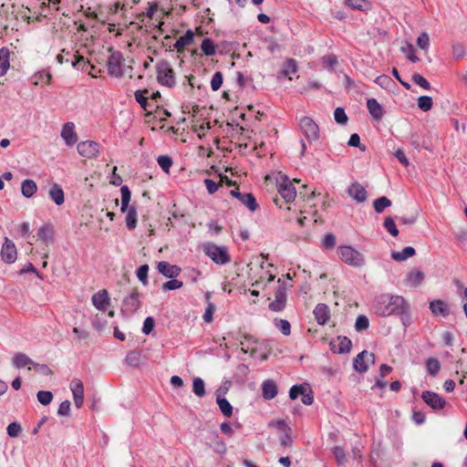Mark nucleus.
I'll return each instance as SVG.
<instances>
[{
	"instance_id": "0e129e2a",
	"label": "nucleus",
	"mask_w": 467,
	"mask_h": 467,
	"mask_svg": "<svg viewBox=\"0 0 467 467\" xmlns=\"http://www.w3.org/2000/svg\"><path fill=\"white\" fill-rule=\"evenodd\" d=\"M336 244H337V238L333 234L328 233V234H325V236L322 240V244L324 247H326L327 249H332L335 247Z\"/></svg>"
},
{
	"instance_id": "0eeeda50",
	"label": "nucleus",
	"mask_w": 467,
	"mask_h": 467,
	"mask_svg": "<svg viewBox=\"0 0 467 467\" xmlns=\"http://www.w3.org/2000/svg\"><path fill=\"white\" fill-rule=\"evenodd\" d=\"M287 300V287L281 278L277 280V287L275 291V299L269 304V309L273 312H281L285 309Z\"/></svg>"
},
{
	"instance_id": "864d4df0",
	"label": "nucleus",
	"mask_w": 467,
	"mask_h": 467,
	"mask_svg": "<svg viewBox=\"0 0 467 467\" xmlns=\"http://www.w3.org/2000/svg\"><path fill=\"white\" fill-rule=\"evenodd\" d=\"M37 400L40 404L47 406L53 400V393L49 390H39L36 394Z\"/></svg>"
},
{
	"instance_id": "72a5a7b5",
	"label": "nucleus",
	"mask_w": 467,
	"mask_h": 467,
	"mask_svg": "<svg viewBox=\"0 0 467 467\" xmlns=\"http://www.w3.org/2000/svg\"><path fill=\"white\" fill-rule=\"evenodd\" d=\"M194 39V33L192 30L188 29L186 33L177 39V53H180L186 46L192 43Z\"/></svg>"
},
{
	"instance_id": "338daca9",
	"label": "nucleus",
	"mask_w": 467,
	"mask_h": 467,
	"mask_svg": "<svg viewBox=\"0 0 467 467\" xmlns=\"http://www.w3.org/2000/svg\"><path fill=\"white\" fill-rule=\"evenodd\" d=\"M323 65L329 70H333L334 67L338 63L337 57L335 55H330L323 57Z\"/></svg>"
},
{
	"instance_id": "ddd939ff",
	"label": "nucleus",
	"mask_w": 467,
	"mask_h": 467,
	"mask_svg": "<svg viewBox=\"0 0 467 467\" xmlns=\"http://www.w3.org/2000/svg\"><path fill=\"white\" fill-rule=\"evenodd\" d=\"M148 357L144 350L136 349L127 353L124 362L126 365L138 368L141 365L146 364Z\"/></svg>"
},
{
	"instance_id": "2f4dec72",
	"label": "nucleus",
	"mask_w": 467,
	"mask_h": 467,
	"mask_svg": "<svg viewBox=\"0 0 467 467\" xmlns=\"http://www.w3.org/2000/svg\"><path fill=\"white\" fill-rule=\"evenodd\" d=\"M425 275L421 271L410 272L406 275L405 282L411 287L419 286L424 280Z\"/></svg>"
},
{
	"instance_id": "473e14b6",
	"label": "nucleus",
	"mask_w": 467,
	"mask_h": 467,
	"mask_svg": "<svg viewBox=\"0 0 467 467\" xmlns=\"http://www.w3.org/2000/svg\"><path fill=\"white\" fill-rule=\"evenodd\" d=\"M53 227L50 224L42 225L37 231V237L44 243L48 244L53 241Z\"/></svg>"
},
{
	"instance_id": "2eb2a0df",
	"label": "nucleus",
	"mask_w": 467,
	"mask_h": 467,
	"mask_svg": "<svg viewBox=\"0 0 467 467\" xmlns=\"http://www.w3.org/2000/svg\"><path fill=\"white\" fill-rule=\"evenodd\" d=\"M329 346L334 353L345 354L351 350L352 342L348 337L339 336L337 339L331 340Z\"/></svg>"
},
{
	"instance_id": "bb28decb",
	"label": "nucleus",
	"mask_w": 467,
	"mask_h": 467,
	"mask_svg": "<svg viewBox=\"0 0 467 467\" xmlns=\"http://www.w3.org/2000/svg\"><path fill=\"white\" fill-rule=\"evenodd\" d=\"M34 360L23 352H17L12 358V365L16 368H23L28 365H33Z\"/></svg>"
},
{
	"instance_id": "9b49d317",
	"label": "nucleus",
	"mask_w": 467,
	"mask_h": 467,
	"mask_svg": "<svg viewBox=\"0 0 467 467\" xmlns=\"http://www.w3.org/2000/svg\"><path fill=\"white\" fill-rule=\"evenodd\" d=\"M1 259L7 265L14 264L17 258V250L15 243L8 237H5L0 251Z\"/></svg>"
},
{
	"instance_id": "ea45409f",
	"label": "nucleus",
	"mask_w": 467,
	"mask_h": 467,
	"mask_svg": "<svg viewBox=\"0 0 467 467\" xmlns=\"http://www.w3.org/2000/svg\"><path fill=\"white\" fill-rule=\"evenodd\" d=\"M149 93V89H138L134 93L135 100L140 105V107L148 110V107L150 106V103L148 101L147 94Z\"/></svg>"
},
{
	"instance_id": "c03bdc74",
	"label": "nucleus",
	"mask_w": 467,
	"mask_h": 467,
	"mask_svg": "<svg viewBox=\"0 0 467 467\" xmlns=\"http://www.w3.org/2000/svg\"><path fill=\"white\" fill-rule=\"evenodd\" d=\"M201 49L203 52V54L207 57H212L216 52L215 45H214L213 41L209 37H205L202 40V42L201 44Z\"/></svg>"
},
{
	"instance_id": "4d7b16f0",
	"label": "nucleus",
	"mask_w": 467,
	"mask_h": 467,
	"mask_svg": "<svg viewBox=\"0 0 467 467\" xmlns=\"http://www.w3.org/2000/svg\"><path fill=\"white\" fill-rule=\"evenodd\" d=\"M411 79L415 84L419 85L426 90H430L431 88L430 82L419 73H414L411 77Z\"/></svg>"
},
{
	"instance_id": "4be33fe9",
	"label": "nucleus",
	"mask_w": 467,
	"mask_h": 467,
	"mask_svg": "<svg viewBox=\"0 0 467 467\" xmlns=\"http://www.w3.org/2000/svg\"><path fill=\"white\" fill-rule=\"evenodd\" d=\"M348 193L350 197L356 200L358 202H364L368 198L366 189L359 182H353L348 188Z\"/></svg>"
},
{
	"instance_id": "774afa93",
	"label": "nucleus",
	"mask_w": 467,
	"mask_h": 467,
	"mask_svg": "<svg viewBox=\"0 0 467 467\" xmlns=\"http://www.w3.org/2000/svg\"><path fill=\"white\" fill-rule=\"evenodd\" d=\"M333 454H334L337 462L339 464H342L346 461L345 451H344V449L342 447H340V446L334 447L333 448Z\"/></svg>"
},
{
	"instance_id": "1a4fd4ad",
	"label": "nucleus",
	"mask_w": 467,
	"mask_h": 467,
	"mask_svg": "<svg viewBox=\"0 0 467 467\" xmlns=\"http://www.w3.org/2000/svg\"><path fill=\"white\" fill-rule=\"evenodd\" d=\"M302 396L301 401L305 405H311L314 402V395L311 388L307 383L294 385L289 390V397L291 400H296Z\"/></svg>"
},
{
	"instance_id": "f257e3e1",
	"label": "nucleus",
	"mask_w": 467,
	"mask_h": 467,
	"mask_svg": "<svg viewBox=\"0 0 467 467\" xmlns=\"http://www.w3.org/2000/svg\"><path fill=\"white\" fill-rule=\"evenodd\" d=\"M407 301L401 296L382 294L375 298V311L378 316L389 317L397 315Z\"/></svg>"
},
{
	"instance_id": "b1692460",
	"label": "nucleus",
	"mask_w": 467,
	"mask_h": 467,
	"mask_svg": "<svg viewBox=\"0 0 467 467\" xmlns=\"http://www.w3.org/2000/svg\"><path fill=\"white\" fill-rule=\"evenodd\" d=\"M262 396L265 400H273L278 393L276 383L273 379H265L262 383Z\"/></svg>"
},
{
	"instance_id": "e2e57ef3",
	"label": "nucleus",
	"mask_w": 467,
	"mask_h": 467,
	"mask_svg": "<svg viewBox=\"0 0 467 467\" xmlns=\"http://www.w3.org/2000/svg\"><path fill=\"white\" fill-rule=\"evenodd\" d=\"M215 309L216 306H214V304L212 302H208L205 312L202 316V318L206 323H211L213 321Z\"/></svg>"
},
{
	"instance_id": "423d86ee",
	"label": "nucleus",
	"mask_w": 467,
	"mask_h": 467,
	"mask_svg": "<svg viewBox=\"0 0 467 467\" xmlns=\"http://www.w3.org/2000/svg\"><path fill=\"white\" fill-rule=\"evenodd\" d=\"M156 73L160 84L167 87H173L175 85L173 68L166 59H161L157 63Z\"/></svg>"
},
{
	"instance_id": "6e6552de",
	"label": "nucleus",
	"mask_w": 467,
	"mask_h": 467,
	"mask_svg": "<svg viewBox=\"0 0 467 467\" xmlns=\"http://www.w3.org/2000/svg\"><path fill=\"white\" fill-rule=\"evenodd\" d=\"M109 51L111 52V55L109 57L107 60V68L109 75L110 77L117 78H122V62L124 60L122 53L120 51H113L112 47H109Z\"/></svg>"
},
{
	"instance_id": "58836bf2",
	"label": "nucleus",
	"mask_w": 467,
	"mask_h": 467,
	"mask_svg": "<svg viewBox=\"0 0 467 467\" xmlns=\"http://www.w3.org/2000/svg\"><path fill=\"white\" fill-rule=\"evenodd\" d=\"M297 69L298 67L296 61L294 58H288L283 65L281 74L284 77H288L290 74L296 73Z\"/></svg>"
},
{
	"instance_id": "6ab92c4d",
	"label": "nucleus",
	"mask_w": 467,
	"mask_h": 467,
	"mask_svg": "<svg viewBox=\"0 0 467 467\" xmlns=\"http://www.w3.org/2000/svg\"><path fill=\"white\" fill-rule=\"evenodd\" d=\"M429 308L435 317H447L451 311L449 305L442 299H434L430 302Z\"/></svg>"
},
{
	"instance_id": "aec40b11",
	"label": "nucleus",
	"mask_w": 467,
	"mask_h": 467,
	"mask_svg": "<svg viewBox=\"0 0 467 467\" xmlns=\"http://www.w3.org/2000/svg\"><path fill=\"white\" fill-rule=\"evenodd\" d=\"M226 390L227 389L223 390L222 388H219L216 390V403L218 404L220 411L223 416L231 417L233 415L234 408L227 399L222 397V395L224 394Z\"/></svg>"
},
{
	"instance_id": "20e7f679",
	"label": "nucleus",
	"mask_w": 467,
	"mask_h": 467,
	"mask_svg": "<svg viewBox=\"0 0 467 467\" xmlns=\"http://www.w3.org/2000/svg\"><path fill=\"white\" fill-rule=\"evenodd\" d=\"M141 298L142 294L138 288H132L122 300L121 313L123 315L135 314L142 306Z\"/></svg>"
},
{
	"instance_id": "f03ea898",
	"label": "nucleus",
	"mask_w": 467,
	"mask_h": 467,
	"mask_svg": "<svg viewBox=\"0 0 467 467\" xmlns=\"http://www.w3.org/2000/svg\"><path fill=\"white\" fill-rule=\"evenodd\" d=\"M202 250L205 255L216 265H223L231 261L226 246H219L214 243L207 242L202 244Z\"/></svg>"
},
{
	"instance_id": "a878e982",
	"label": "nucleus",
	"mask_w": 467,
	"mask_h": 467,
	"mask_svg": "<svg viewBox=\"0 0 467 467\" xmlns=\"http://www.w3.org/2000/svg\"><path fill=\"white\" fill-rule=\"evenodd\" d=\"M48 195L50 199L57 205L60 206L65 202V194L62 187L57 184L54 183L48 191Z\"/></svg>"
},
{
	"instance_id": "a19ab883",
	"label": "nucleus",
	"mask_w": 467,
	"mask_h": 467,
	"mask_svg": "<svg viewBox=\"0 0 467 467\" xmlns=\"http://www.w3.org/2000/svg\"><path fill=\"white\" fill-rule=\"evenodd\" d=\"M426 369L431 376H432V377L437 376L441 370L440 361L437 358H429L426 360Z\"/></svg>"
},
{
	"instance_id": "f8f14e48",
	"label": "nucleus",
	"mask_w": 467,
	"mask_h": 467,
	"mask_svg": "<svg viewBox=\"0 0 467 467\" xmlns=\"http://www.w3.org/2000/svg\"><path fill=\"white\" fill-rule=\"evenodd\" d=\"M421 399L434 410H442L447 403L441 396L431 390L423 391Z\"/></svg>"
},
{
	"instance_id": "c85d7f7f",
	"label": "nucleus",
	"mask_w": 467,
	"mask_h": 467,
	"mask_svg": "<svg viewBox=\"0 0 467 467\" xmlns=\"http://www.w3.org/2000/svg\"><path fill=\"white\" fill-rule=\"evenodd\" d=\"M416 250L412 246H406L402 251H393L391 258L397 262H402L415 255Z\"/></svg>"
},
{
	"instance_id": "5701e85b",
	"label": "nucleus",
	"mask_w": 467,
	"mask_h": 467,
	"mask_svg": "<svg viewBox=\"0 0 467 467\" xmlns=\"http://www.w3.org/2000/svg\"><path fill=\"white\" fill-rule=\"evenodd\" d=\"M61 137L67 146H72L77 142L78 136L75 132V125L73 122H67L63 125Z\"/></svg>"
},
{
	"instance_id": "f704fd0d",
	"label": "nucleus",
	"mask_w": 467,
	"mask_h": 467,
	"mask_svg": "<svg viewBox=\"0 0 467 467\" xmlns=\"http://www.w3.org/2000/svg\"><path fill=\"white\" fill-rule=\"evenodd\" d=\"M410 310V306L408 302H406L404 306H402L400 308V311H399L397 314L400 317V321L405 327H408L412 323V318Z\"/></svg>"
},
{
	"instance_id": "39448f33",
	"label": "nucleus",
	"mask_w": 467,
	"mask_h": 467,
	"mask_svg": "<svg viewBox=\"0 0 467 467\" xmlns=\"http://www.w3.org/2000/svg\"><path fill=\"white\" fill-rule=\"evenodd\" d=\"M299 130L309 143L319 140V127L310 117L304 116L298 122Z\"/></svg>"
},
{
	"instance_id": "dca6fc26",
	"label": "nucleus",
	"mask_w": 467,
	"mask_h": 467,
	"mask_svg": "<svg viewBox=\"0 0 467 467\" xmlns=\"http://www.w3.org/2000/svg\"><path fill=\"white\" fill-rule=\"evenodd\" d=\"M313 315L317 323L320 326H324L330 319V308L325 303H318L313 310Z\"/></svg>"
},
{
	"instance_id": "09e8293b",
	"label": "nucleus",
	"mask_w": 467,
	"mask_h": 467,
	"mask_svg": "<svg viewBox=\"0 0 467 467\" xmlns=\"http://www.w3.org/2000/svg\"><path fill=\"white\" fill-rule=\"evenodd\" d=\"M275 326L281 331L285 336H288L291 333V325L285 319L275 318Z\"/></svg>"
},
{
	"instance_id": "7c9ffc66",
	"label": "nucleus",
	"mask_w": 467,
	"mask_h": 467,
	"mask_svg": "<svg viewBox=\"0 0 467 467\" xmlns=\"http://www.w3.org/2000/svg\"><path fill=\"white\" fill-rule=\"evenodd\" d=\"M37 191V185L35 181L26 179L21 185L22 195L26 198H31Z\"/></svg>"
},
{
	"instance_id": "603ef678",
	"label": "nucleus",
	"mask_w": 467,
	"mask_h": 467,
	"mask_svg": "<svg viewBox=\"0 0 467 467\" xmlns=\"http://www.w3.org/2000/svg\"><path fill=\"white\" fill-rule=\"evenodd\" d=\"M369 327V320L365 315H359L356 318L355 329L358 332H362Z\"/></svg>"
},
{
	"instance_id": "f3484780",
	"label": "nucleus",
	"mask_w": 467,
	"mask_h": 467,
	"mask_svg": "<svg viewBox=\"0 0 467 467\" xmlns=\"http://www.w3.org/2000/svg\"><path fill=\"white\" fill-rule=\"evenodd\" d=\"M230 194L238 199L244 205H245L251 212H254L257 207V202L254 194L250 192L242 193L237 190H232Z\"/></svg>"
},
{
	"instance_id": "052dcab7",
	"label": "nucleus",
	"mask_w": 467,
	"mask_h": 467,
	"mask_svg": "<svg viewBox=\"0 0 467 467\" xmlns=\"http://www.w3.org/2000/svg\"><path fill=\"white\" fill-rule=\"evenodd\" d=\"M21 431H22L21 424L17 421H13V422L9 423L6 428L7 434L11 438L17 437L19 435V433L21 432Z\"/></svg>"
},
{
	"instance_id": "412c9836",
	"label": "nucleus",
	"mask_w": 467,
	"mask_h": 467,
	"mask_svg": "<svg viewBox=\"0 0 467 467\" xmlns=\"http://www.w3.org/2000/svg\"><path fill=\"white\" fill-rule=\"evenodd\" d=\"M92 304L99 311H105L109 306V293L106 289L99 290L92 296Z\"/></svg>"
},
{
	"instance_id": "4468645a",
	"label": "nucleus",
	"mask_w": 467,
	"mask_h": 467,
	"mask_svg": "<svg viewBox=\"0 0 467 467\" xmlns=\"http://www.w3.org/2000/svg\"><path fill=\"white\" fill-rule=\"evenodd\" d=\"M77 149L81 156L93 159L99 155V144L93 140H86L79 142Z\"/></svg>"
},
{
	"instance_id": "69168bd1",
	"label": "nucleus",
	"mask_w": 467,
	"mask_h": 467,
	"mask_svg": "<svg viewBox=\"0 0 467 467\" xmlns=\"http://www.w3.org/2000/svg\"><path fill=\"white\" fill-rule=\"evenodd\" d=\"M348 144L350 147H358L362 151L366 150V146L360 143V137L357 133H353L350 135Z\"/></svg>"
},
{
	"instance_id": "680f3d73",
	"label": "nucleus",
	"mask_w": 467,
	"mask_h": 467,
	"mask_svg": "<svg viewBox=\"0 0 467 467\" xmlns=\"http://www.w3.org/2000/svg\"><path fill=\"white\" fill-rule=\"evenodd\" d=\"M155 327V320L152 317H147L143 322L142 326V333L145 335H150Z\"/></svg>"
},
{
	"instance_id": "de8ad7c7",
	"label": "nucleus",
	"mask_w": 467,
	"mask_h": 467,
	"mask_svg": "<svg viewBox=\"0 0 467 467\" xmlns=\"http://www.w3.org/2000/svg\"><path fill=\"white\" fill-rule=\"evenodd\" d=\"M157 162L163 171L169 172L173 164V160L168 155H160L157 158Z\"/></svg>"
},
{
	"instance_id": "393cba45",
	"label": "nucleus",
	"mask_w": 467,
	"mask_h": 467,
	"mask_svg": "<svg viewBox=\"0 0 467 467\" xmlns=\"http://www.w3.org/2000/svg\"><path fill=\"white\" fill-rule=\"evenodd\" d=\"M367 108L369 114L376 120H380L385 113V110L382 108V106L378 102L376 99L373 98L368 99L367 100Z\"/></svg>"
},
{
	"instance_id": "a18cd8bd",
	"label": "nucleus",
	"mask_w": 467,
	"mask_h": 467,
	"mask_svg": "<svg viewBox=\"0 0 467 467\" xmlns=\"http://www.w3.org/2000/svg\"><path fill=\"white\" fill-rule=\"evenodd\" d=\"M74 59L71 60V65L76 69H80L82 71L86 70V67L89 66V62L85 59L83 56L73 54Z\"/></svg>"
},
{
	"instance_id": "7ed1b4c3",
	"label": "nucleus",
	"mask_w": 467,
	"mask_h": 467,
	"mask_svg": "<svg viewBox=\"0 0 467 467\" xmlns=\"http://www.w3.org/2000/svg\"><path fill=\"white\" fill-rule=\"evenodd\" d=\"M339 258L347 265L353 267H362L365 264L364 255L349 245H341L337 249Z\"/></svg>"
},
{
	"instance_id": "4c0bfd02",
	"label": "nucleus",
	"mask_w": 467,
	"mask_h": 467,
	"mask_svg": "<svg viewBox=\"0 0 467 467\" xmlns=\"http://www.w3.org/2000/svg\"><path fill=\"white\" fill-rule=\"evenodd\" d=\"M120 193H121V207L120 212L126 213L129 207V203L131 199V192L130 188L127 185H122L120 187Z\"/></svg>"
},
{
	"instance_id": "a211bd4d",
	"label": "nucleus",
	"mask_w": 467,
	"mask_h": 467,
	"mask_svg": "<svg viewBox=\"0 0 467 467\" xmlns=\"http://www.w3.org/2000/svg\"><path fill=\"white\" fill-rule=\"evenodd\" d=\"M75 406L79 409L84 403V385L80 379H75L70 383Z\"/></svg>"
},
{
	"instance_id": "e433bc0d",
	"label": "nucleus",
	"mask_w": 467,
	"mask_h": 467,
	"mask_svg": "<svg viewBox=\"0 0 467 467\" xmlns=\"http://www.w3.org/2000/svg\"><path fill=\"white\" fill-rule=\"evenodd\" d=\"M158 271L167 278H172L175 276V265H171L166 261H161L158 264Z\"/></svg>"
},
{
	"instance_id": "8fccbe9b",
	"label": "nucleus",
	"mask_w": 467,
	"mask_h": 467,
	"mask_svg": "<svg viewBox=\"0 0 467 467\" xmlns=\"http://www.w3.org/2000/svg\"><path fill=\"white\" fill-rule=\"evenodd\" d=\"M149 265L147 264L140 265L136 270V276L144 285H148Z\"/></svg>"
},
{
	"instance_id": "79ce46f5",
	"label": "nucleus",
	"mask_w": 467,
	"mask_h": 467,
	"mask_svg": "<svg viewBox=\"0 0 467 467\" xmlns=\"http://www.w3.org/2000/svg\"><path fill=\"white\" fill-rule=\"evenodd\" d=\"M374 82L382 88L388 90L391 89L395 86L394 80L389 76L385 74L377 77Z\"/></svg>"
},
{
	"instance_id": "49530a36",
	"label": "nucleus",
	"mask_w": 467,
	"mask_h": 467,
	"mask_svg": "<svg viewBox=\"0 0 467 467\" xmlns=\"http://www.w3.org/2000/svg\"><path fill=\"white\" fill-rule=\"evenodd\" d=\"M192 391L197 397H203L206 393L204 381L201 378H194L192 382Z\"/></svg>"
},
{
	"instance_id": "c756f323",
	"label": "nucleus",
	"mask_w": 467,
	"mask_h": 467,
	"mask_svg": "<svg viewBox=\"0 0 467 467\" xmlns=\"http://www.w3.org/2000/svg\"><path fill=\"white\" fill-rule=\"evenodd\" d=\"M9 57L10 51L6 47L0 48V77L5 76L10 67Z\"/></svg>"
},
{
	"instance_id": "cd10ccee",
	"label": "nucleus",
	"mask_w": 467,
	"mask_h": 467,
	"mask_svg": "<svg viewBox=\"0 0 467 467\" xmlns=\"http://www.w3.org/2000/svg\"><path fill=\"white\" fill-rule=\"evenodd\" d=\"M368 354L367 350H363L357 355L353 361V368L358 373H365L368 369V366L366 363L365 356Z\"/></svg>"
},
{
	"instance_id": "6e6d98bb",
	"label": "nucleus",
	"mask_w": 467,
	"mask_h": 467,
	"mask_svg": "<svg viewBox=\"0 0 467 467\" xmlns=\"http://www.w3.org/2000/svg\"><path fill=\"white\" fill-rule=\"evenodd\" d=\"M223 73L221 71H216L211 79V88L213 91H217L223 85Z\"/></svg>"
},
{
	"instance_id": "bf43d9fd",
	"label": "nucleus",
	"mask_w": 467,
	"mask_h": 467,
	"mask_svg": "<svg viewBox=\"0 0 467 467\" xmlns=\"http://www.w3.org/2000/svg\"><path fill=\"white\" fill-rule=\"evenodd\" d=\"M452 55H453V57L456 58V59H462L464 57V56L466 55V49H465V47L463 46V44L462 43H454L452 45Z\"/></svg>"
},
{
	"instance_id": "9d476101",
	"label": "nucleus",
	"mask_w": 467,
	"mask_h": 467,
	"mask_svg": "<svg viewBox=\"0 0 467 467\" xmlns=\"http://www.w3.org/2000/svg\"><path fill=\"white\" fill-rule=\"evenodd\" d=\"M276 186L279 194L286 202H291L295 200L296 191L288 177H281V179L277 181Z\"/></svg>"
},
{
	"instance_id": "37998d69",
	"label": "nucleus",
	"mask_w": 467,
	"mask_h": 467,
	"mask_svg": "<svg viewBox=\"0 0 467 467\" xmlns=\"http://www.w3.org/2000/svg\"><path fill=\"white\" fill-rule=\"evenodd\" d=\"M389 206H391V201L386 196H381L373 202V207L377 213H381Z\"/></svg>"
},
{
	"instance_id": "c9c22d12",
	"label": "nucleus",
	"mask_w": 467,
	"mask_h": 467,
	"mask_svg": "<svg viewBox=\"0 0 467 467\" xmlns=\"http://www.w3.org/2000/svg\"><path fill=\"white\" fill-rule=\"evenodd\" d=\"M126 227L129 230H134L137 226V211L135 206L128 207L127 215L125 218Z\"/></svg>"
},
{
	"instance_id": "5fc2aeb1",
	"label": "nucleus",
	"mask_w": 467,
	"mask_h": 467,
	"mask_svg": "<svg viewBox=\"0 0 467 467\" xmlns=\"http://www.w3.org/2000/svg\"><path fill=\"white\" fill-rule=\"evenodd\" d=\"M334 119L337 124L346 125L348 123V118L343 108H337L334 111Z\"/></svg>"
},
{
	"instance_id": "3c124183",
	"label": "nucleus",
	"mask_w": 467,
	"mask_h": 467,
	"mask_svg": "<svg viewBox=\"0 0 467 467\" xmlns=\"http://www.w3.org/2000/svg\"><path fill=\"white\" fill-rule=\"evenodd\" d=\"M433 105L432 98L430 96H420L418 98V107L422 111H429Z\"/></svg>"
},
{
	"instance_id": "13d9d810",
	"label": "nucleus",
	"mask_w": 467,
	"mask_h": 467,
	"mask_svg": "<svg viewBox=\"0 0 467 467\" xmlns=\"http://www.w3.org/2000/svg\"><path fill=\"white\" fill-rule=\"evenodd\" d=\"M385 229L394 237L399 234V230L392 217H387L383 223Z\"/></svg>"
}]
</instances>
